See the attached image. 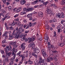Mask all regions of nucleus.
Instances as JSON below:
<instances>
[{"mask_svg":"<svg viewBox=\"0 0 65 65\" xmlns=\"http://www.w3.org/2000/svg\"><path fill=\"white\" fill-rule=\"evenodd\" d=\"M20 33H21L19 32L18 31H15V30H14L12 33V36H10L8 39L9 40H11L14 36H15V39H18L19 37H21V36L20 35Z\"/></svg>","mask_w":65,"mask_h":65,"instance_id":"obj_1","label":"nucleus"},{"mask_svg":"<svg viewBox=\"0 0 65 65\" xmlns=\"http://www.w3.org/2000/svg\"><path fill=\"white\" fill-rule=\"evenodd\" d=\"M12 55L13 56V57L10 58V61L11 62L10 63V65H13V61H14V60L15 58V57L16 56V54L15 53H14V52H15V48H13L12 50Z\"/></svg>","mask_w":65,"mask_h":65,"instance_id":"obj_2","label":"nucleus"},{"mask_svg":"<svg viewBox=\"0 0 65 65\" xmlns=\"http://www.w3.org/2000/svg\"><path fill=\"white\" fill-rule=\"evenodd\" d=\"M12 53L11 52H9L8 53V52L6 53V55H3L2 56V57L3 58H4L6 62H8V57L9 56H10L11 55V54Z\"/></svg>","mask_w":65,"mask_h":65,"instance_id":"obj_3","label":"nucleus"},{"mask_svg":"<svg viewBox=\"0 0 65 65\" xmlns=\"http://www.w3.org/2000/svg\"><path fill=\"white\" fill-rule=\"evenodd\" d=\"M9 48H10V49H11L12 48V47H11L10 45L9 46H7L6 47L4 48V50L6 53H7L8 52H9L10 51Z\"/></svg>","mask_w":65,"mask_h":65,"instance_id":"obj_4","label":"nucleus"},{"mask_svg":"<svg viewBox=\"0 0 65 65\" xmlns=\"http://www.w3.org/2000/svg\"><path fill=\"white\" fill-rule=\"evenodd\" d=\"M42 53L43 54V57H47V55L46 54V52L45 50H42L41 51Z\"/></svg>","mask_w":65,"mask_h":65,"instance_id":"obj_5","label":"nucleus"},{"mask_svg":"<svg viewBox=\"0 0 65 65\" xmlns=\"http://www.w3.org/2000/svg\"><path fill=\"white\" fill-rule=\"evenodd\" d=\"M45 59L44 60H43L42 59L41 57L40 58L38 62V63L40 64L42 63H44V62H45Z\"/></svg>","mask_w":65,"mask_h":65,"instance_id":"obj_6","label":"nucleus"},{"mask_svg":"<svg viewBox=\"0 0 65 65\" xmlns=\"http://www.w3.org/2000/svg\"><path fill=\"white\" fill-rule=\"evenodd\" d=\"M28 46L29 47H31L32 49L35 48V44H30L28 45Z\"/></svg>","mask_w":65,"mask_h":65,"instance_id":"obj_7","label":"nucleus"},{"mask_svg":"<svg viewBox=\"0 0 65 65\" xmlns=\"http://www.w3.org/2000/svg\"><path fill=\"white\" fill-rule=\"evenodd\" d=\"M28 39H29L28 43H30V42H31L32 41H34L35 40V38H29Z\"/></svg>","mask_w":65,"mask_h":65,"instance_id":"obj_8","label":"nucleus"},{"mask_svg":"<svg viewBox=\"0 0 65 65\" xmlns=\"http://www.w3.org/2000/svg\"><path fill=\"white\" fill-rule=\"evenodd\" d=\"M34 51L35 53H37V54H38V53H39L40 52V50L38 48H36L34 50Z\"/></svg>","mask_w":65,"mask_h":65,"instance_id":"obj_9","label":"nucleus"},{"mask_svg":"<svg viewBox=\"0 0 65 65\" xmlns=\"http://www.w3.org/2000/svg\"><path fill=\"white\" fill-rule=\"evenodd\" d=\"M53 59V58H52L50 56H49L48 58H47V60L48 62H50Z\"/></svg>","mask_w":65,"mask_h":65,"instance_id":"obj_10","label":"nucleus"},{"mask_svg":"<svg viewBox=\"0 0 65 65\" xmlns=\"http://www.w3.org/2000/svg\"><path fill=\"white\" fill-rule=\"evenodd\" d=\"M46 13H48L49 14H50L52 13V12H51V10H50V9H47L45 11Z\"/></svg>","mask_w":65,"mask_h":65,"instance_id":"obj_11","label":"nucleus"},{"mask_svg":"<svg viewBox=\"0 0 65 65\" xmlns=\"http://www.w3.org/2000/svg\"><path fill=\"white\" fill-rule=\"evenodd\" d=\"M44 38L45 40H48V36L46 34H45L44 35Z\"/></svg>","mask_w":65,"mask_h":65,"instance_id":"obj_12","label":"nucleus"},{"mask_svg":"<svg viewBox=\"0 0 65 65\" xmlns=\"http://www.w3.org/2000/svg\"><path fill=\"white\" fill-rule=\"evenodd\" d=\"M19 31L20 32H19V31H16V32H18V33H20V35L21 36V37H22V36L21 35V32H21V31H22V32H23V31H24V29H22V27H20L19 29Z\"/></svg>","mask_w":65,"mask_h":65,"instance_id":"obj_13","label":"nucleus"},{"mask_svg":"<svg viewBox=\"0 0 65 65\" xmlns=\"http://www.w3.org/2000/svg\"><path fill=\"white\" fill-rule=\"evenodd\" d=\"M25 44L24 43H23L21 45V47L23 50L25 49Z\"/></svg>","mask_w":65,"mask_h":65,"instance_id":"obj_14","label":"nucleus"},{"mask_svg":"<svg viewBox=\"0 0 65 65\" xmlns=\"http://www.w3.org/2000/svg\"><path fill=\"white\" fill-rule=\"evenodd\" d=\"M25 56H22L21 61L20 63V64H22V63H23V61H24V59H25Z\"/></svg>","mask_w":65,"mask_h":65,"instance_id":"obj_15","label":"nucleus"},{"mask_svg":"<svg viewBox=\"0 0 65 65\" xmlns=\"http://www.w3.org/2000/svg\"><path fill=\"white\" fill-rule=\"evenodd\" d=\"M26 13V11H22L20 13L21 15H23Z\"/></svg>","mask_w":65,"mask_h":65,"instance_id":"obj_16","label":"nucleus"},{"mask_svg":"<svg viewBox=\"0 0 65 65\" xmlns=\"http://www.w3.org/2000/svg\"><path fill=\"white\" fill-rule=\"evenodd\" d=\"M43 13L42 12L40 11L39 12L38 14L40 17H42L43 15Z\"/></svg>","mask_w":65,"mask_h":65,"instance_id":"obj_17","label":"nucleus"},{"mask_svg":"<svg viewBox=\"0 0 65 65\" xmlns=\"http://www.w3.org/2000/svg\"><path fill=\"white\" fill-rule=\"evenodd\" d=\"M34 9V8H29L27 9V12L28 11H32V10H33Z\"/></svg>","mask_w":65,"mask_h":65,"instance_id":"obj_18","label":"nucleus"},{"mask_svg":"<svg viewBox=\"0 0 65 65\" xmlns=\"http://www.w3.org/2000/svg\"><path fill=\"white\" fill-rule=\"evenodd\" d=\"M54 20L52 21L51 20H50L49 21V22L50 23H53H53H54V22H56L57 21V20L55 19H54L53 20Z\"/></svg>","mask_w":65,"mask_h":65,"instance_id":"obj_19","label":"nucleus"},{"mask_svg":"<svg viewBox=\"0 0 65 65\" xmlns=\"http://www.w3.org/2000/svg\"><path fill=\"white\" fill-rule=\"evenodd\" d=\"M25 2L26 1L25 0H22L20 2V3L21 4H24Z\"/></svg>","mask_w":65,"mask_h":65,"instance_id":"obj_20","label":"nucleus"},{"mask_svg":"<svg viewBox=\"0 0 65 65\" xmlns=\"http://www.w3.org/2000/svg\"><path fill=\"white\" fill-rule=\"evenodd\" d=\"M56 18H60L61 17V14L60 13H58V14H56Z\"/></svg>","mask_w":65,"mask_h":65,"instance_id":"obj_21","label":"nucleus"},{"mask_svg":"<svg viewBox=\"0 0 65 65\" xmlns=\"http://www.w3.org/2000/svg\"><path fill=\"white\" fill-rule=\"evenodd\" d=\"M22 9V7H20L17 9V12H19Z\"/></svg>","mask_w":65,"mask_h":65,"instance_id":"obj_22","label":"nucleus"},{"mask_svg":"<svg viewBox=\"0 0 65 65\" xmlns=\"http://www.w3.org/2000/svg\"><path fill=\"white\" fill-rule=\"evenodd\" d=\"M17 43V42H11L10 43V45H14L15 44H16Z\"/></svg>","mask_w":65,"mask_h":65,"instance_id":"obj_23","label":"nucleus"},{"mask_svg":"<svg viewBox=\"0 0 65 65\" xmlns=\"http://www.w3.org/2000/svg\"><path fill=\"white\" fill-rule=\"evenodd\" d=\"M61 4L62 5L64 4H65V0H62L61 2Z\"/></svg>","mask_w":65,"mask_h":65,"instance_id":"obj_24","label":"nucleus"},{"mask_svg":"<svg viewBox=\"0 0 65 65\" xmlns=\"http://www.w3.org/2000/svg\"><path fill=\"white\" fill-rule=\"evenodd\" d=\"M8 34V32L6 31L5 32V33L3 35V36H6L7 34Z\"/></svg>","mask_w":65,"mask_h":65,"instance_id":"obj_25","label":"nucleus"},{"mask_svg":"<svg viewBox=\"0 0 65 65\" xmlns=\"http://www.w3.org/2000/svg\"><path fill=\"white\" fill-rule=\"evenodd\" d=\"M32 16V14H29L27 15V17L28 18H31Z\"/></svg>","mask_w":65,"mask_h":65,"instance_id":"obj_26","label":"nucleus"},{"mask_svg":"<svg viewBox=\"0 0 65 65\" xmlns=\"http://www.w3.org/2000/svg\"><path fill=\"white\" fill-rule=\"evenodd\" d=\"M0 51L2 54L3 55L5 54V53H4V50H0Z\"/></svg>","mask_w":65,"mask_h":65,"instance_id":"obj_27","label":"nucleus"},{"mask_svg":"<svg viewBox=\"0 0 65 65\" xmlns=\"http://www.w3.org/2000/svg\"><path fill=\"white\" fill-rule=\"evenodd\" d=\"M33 63V62L32 61H30V60H29L28 61V62H27V64H28V63H30V64H32Z\"/></svg>","mask_w":65,"mask_h":65,"instance_id":"obj_28","label":"nucleus"},{"mask_svg":"<svg viewBox=\"0 0 65 65\" xmlns=\"http://www.w3.org/2000/svg\"><path fill=\"white\" fill-rule=\"evenodd\" d=\"M37 2H38V1L36 0V1H34V2H33L32 3L33 4H35L37 3Z\"/></svg>","mask_w":65,"mask_h":65,"instance_id":"obj_29","label":"nucleus"},{"mask_svg":"<svg viewBox=\"0 0 65 65\" xmlns=\"http://www.w3.org/2000/svg\"><path fill=\"white\" fill-rule=\"evenodd\" d=\"M60 40H61V41H62V39H63V36H62V34H61L60 36Z\"/></svg>","mask_w":65,"mask_h":65,"instance_id":"obj_30","label":"nucleus"},{"mask_svg":"<svg viewBox=\"0 0 65 65\" xmlns=\"http://www.w3.org/2000/svg\"><path fill=\"white\" fill-rule=\"evenodd\" d=\"M23 39H24V40H25L26 41H28V40H29V38H28V39H25V38L24 37L23 38Z\"/></svg>","mask_w":65,"mask_h":65,"instance_id":"obj_31","label":"nucleus"},{"mask_svg":"<svg viewBox=\"0 0 65 65\" xmlns=\"http://www.w3.org/2000/svg\"><path fill=\"white\" fill-rule=\"evenodd\" d=\"M6 0H2V2L4 4H5L6 3Z\"/></svg>","mask_w":65,"mask_h":65,"instance_id":"obj_32","label":"nucleus"},{"mask_svg":"<svg viewBox=\"0 0 65 65\" xmlns=\"http://www.w3.org/2000/svg\"><path fill=\"white\" fill-rule=\"evenodd\" d=\"M10 16H6L5 17V18H6V19L7 18V19H8L9 18H10Z\"/></svg>","mask_w":65,"mask_h":65,"instance_id":"obj_33","label":"nucleus"},{"mask_svg":"<svg viewBox=\"0 0 65 65\" xmlns=\"http://www.w3.org/2000/svg\"><path fill=\"white\" fill-rule=\"evenodd\" d=\"M23 9L24 11H26V12H27V9L26 8H23Z\"/></svg>","mask_w":65,"mask_h":65,"instance_id":"obj_34","label":"nucleus"},{"mask_svg":"<svg viewBox=\"0 0 65 65\" xmlns=\"http://www.w3.org/2000/svg\"><path fill=\"white\" fill-rule=\"evenodd\" d=\"M19 16V14H16L15 15H14V18H17V17H18Z\"/></svg>","mask_w":65,"mask_h":65,"instance_id":"obj_35","label":"nucleus"},{"mask_svg":"<svg viewBox=\"0 0 65 65\" xmlns=\"http://www.w3.org/2000/svg\"><path fill=\"white\" fill-rule=\"evenodd\" d=\"M48 3V2H44L43 3V4L45 5H46Z\"/></svg>","mask_w":65,"mask_h":65,"instance_id":"obj_36","label":"nucleus"},{"mask_svg":"<svg viewBox=\"0 0 65 65\" xmlns=\"http://www.w3.org/2000/svg\"><path fill=\"white\" fill-rule=\"evenodd\" d=\"M21 53H22L21 51H19V52L17 53L18 55V56H21V55H20V54H21Z\"/></svg>","mask_w":65,"mask_h":65,"instance_id":"obj_37","label":"nucleus"},{"mask_svg":"<svg viewBox=\"0 0 65 65\" xmlns=\"http://www.w3.org/2000/svg\"><path fill=\"white\" fill-rule=\"evenodd\" d=\"M11 26H13L15 25V23L14 22H13L11 24Z\"/></svg>","mask_w":65,"mask_h":65,"instance_id":"obj_38","label":"nucleus"},{"mask_svg":"<svg viewBox=\"0 0 65 65\" xmlns=\"http://www.w3.org/2000/svg\"><path fill=\"white\" fill-rule=\"evenodd\" d=\"M65 23V20H62L61 21V24H63V23Z\"/></svg>","mask_w":65,"mask_h":65,"instance_id":"obj_39","label":"nucleus"},{"mask_svg":"<svg viewBox=\"0 0 65 65\" xmlns=\"http://www.w3.org/2000/svg\"><path fill=\"white\" fill-rule=\"evenodd\" d=\"M51 47H52L53 49V50H55V47L54 46H53V45H51Z\"/></svg>","mask_w":65,"mask_h":65,"instance_id":"obj_40","label":"nucleus"},{"mask_svg":"<svg viewBox=\"0 0 65 65\" xmlns=\"http://www.w3.org/2000/svg\"><path fill=\"white\" fill-rule=\"evenodd\" d=\"M53 53H54V54H57L58 53V51H53Z\"/></svg>","mask_w":65,"mask_h":65,"instance_id":"obj_41","label":"nucleus"},{"mask_svg":"<svg viewBox=\"0 0 65 65\" xmlns=\"http://www.w3.org/2000/svg\"><path fill=\"white\" fill-rule=\"evenodd\" d=\"M7 8H9V9H11V6H10L9 7H7Z\"/></svg>","mask_w":65,"mask_h":65,"instance_id":"obj_42","label":"nucleus"},{"mask_svg":"<svg viewBox=\"0 0 65 65\" xmlns=\"http://www.w3.org/2000/svg\"><path fill=\"white\" fill-rule=\"evenodd\" d=\"M30 4L29 3H26V4L25 5L27 6H29L30 5Z\"/></svg>","mask_w":65,"mask_h":65,"instance_id":"obj_43","label":"nucleus"},{"mask_svg":"<svg viewBox=\"0 0 65 65\" xmlns=\"http://www.w3.org/2000/svg\"><path fill=\"white\" fill-rule=\"evenodd\" d=\"M19 21V19L18 18L17 19H15L14 21Z\"/></svg>","mask_w":65,"mask_h":65,"instance_id":"obj_44","label":"nucleus"},{"mask_svg":"<svg viewBox=\"0 0 65 65\" xmlns=\"http://www.w3.org/2000/svg\"><path fill=\"white\" fill-rule=\"evenodd\" d=\"M57 28V29H61L60 28V25H58Z\"/></svg>","mask_w":65,"mask_h":65,"instance_id":"obj_45","label":"nucleus"},{"mask_svg":"<svg viewBox=\"0 0 65 65\" xmlns=\"http://www.w3.org/2000/svg\"><path fill=\"white\" fill-rule=\"evenodd\" d=\"M13 47H14V48H15L16 47H17V46H18V45L15 44L13 45Z\"/></svg>","mask_w":65,"mask_h":65,"instance_id":"obj_46","label":"nucleus"},{"mask_svg":"<svg viewBox=\"0 0 65 65\" xmlns=\"http://www.w3.org/2000/svg\"><path fill=\"white\" fill-rule=\"evenodd\" d=\"M61 31L62 30H61V29H58V31L59 33H60V31Z\"/></svg>","mask_w":65,"mask_h":65,"instance_id":"obj_47","label":"nucleus"},{"mask_svg":"<svg viewBox=\"0 0 65 65\" xmlns=\"http://www.w3.org/2000/svg\"><path fill=\"white\" fill-rule=\"evenodd\" d=\"M9 29H10L11 30H12L13 29V28L12 27H9Z\"/></svg>","mask_w":65,"mask_h":65,"instance_id":"obj_48","label":"nucleus"},{"mask_svg":"<svg viewBox=\"0 0 65 65\" xmlns=\"http://www.w3.org/2000/svg\"><path fill=\"white\" fill-rule=\"evenodd\" d=\"M5 42H6V40H5L3 41H2V43H5Z\"/></svg>","mask_w":65,"mask_h":65,"instance_id":"obj_49","label":"nucleus"},{"mask_svg":"<svg viewBox=\"0 0 65 65\" xmlns=\"http://www.w3.org/2000/svg\"><path fill=\"white\" fill-rule=\"evenodd\" d=\"M27 20H26V19H24L23 20V22H24V23H27Z\"/></svg>","mask_w":65,"mask_h":65,"instance_id":"obj_50","label":"nucleus"},{"mask_svg":"<svg viewBox=\"0 0 65 65\" xmlns=\"http://www.w3.org/2000/svg\"><path fill=\"white\" fill-rule=\"evenodd\" d=\"M40 2H42V3H43L44 1H43V0H38Z\"/></svg>","mask_w":65,"mask_h":65,"instance_id":"obj_51","label":"nucleus"},{"mask_svg":"<svg viewBox=\"0 0 65 65\" xmlns=\"http://www.w3.org/2000/svg\"><path fill=\"white\" fill-rule=\"evenodd\" d=\"M17 8H15V9H13V12H15V11H17Z\"/></svg>","mask_w":65,"mask_h":65,"instance_id":"obj_52","label":"nucleus"},{"mask_svg":"<svg viewBox=\"0 0 65 65\" xmlns=\"http://www.w3.org/2000/svg\"><path fill=\"white\" fill-rule=\"evenodd\" d=\"M32 54L31 53H29V56L30 57H32Z\"/></svg>","mask_w":65,"mask_h":65,"instance_id":"obj_53","label":"nucleus"},{"mask_svg":"<svg viewBox=\"0 0 65 65\" xmlns=\"http://www.w3.org/2000/svg\"><path fill=\"white\" fill-rule=\"evenodd\" d=\"M51 26L52 27H53V28H54V27H55V25H54V24H52Z\"/></svg>","mask_w":65,"mask_h":65,"instance_id":"obj_54","label":"nucleus"},{"mask_svg":"<svg viewBox=\"0 0 65 65\" xmlns=\"http://www.w3.org/2000/svg\"><path fill=\"white\" fill-rule=\"evenodd\" d=\"M6 19V18H5H5H3L2 20V22H3L4 21V20H5V19Z\"/></svg>","mask_w":65,"mask_h":65,"instance_id":"obj_55","label":"nucleus"},{"mask_svg":"<svg viewBox=\"0 0 65 65\" xmlns=\"http://www.w3.org/2000/svg\"><path fill=\"white\" fill-rule=\"evenodd\" d=\"M55 4H53L50 5V6H53L54 7V6L55 5Z\"/></svg>","mask_w":65,"mask_h":65,"instance_id":"obj_56","label":"nucleus"},{"mask_svg":"<svg viewBox=\"0 0 65 65\" xmlns=\"http://www.w3.org/2000/svg\"><path fill=\"white\" fill-rule=\"evenodd\" d=\"M6 4H7V5H9L10 4V3H9V2H6Z\"/></svg>","mask_w":65,"mask_h":65,"instance_id":"obj_57","label":"nucleus"},{"mask_svg":"<svg viewBox=\"0 0 65 65\" xmlns=\"http://www.w3.org/2000/svg\"><path fill=\"white\" fill-rule=\"evenodd\" d=\"M36 24V22L34 23H33L32 24V26H34V25H35Z\"/></svg>","mask_w":65,"mask_h":65,"instance_id":"obj_58","label":"nucleus"},{"mask_svg":"<svg viewBox=\"0 0 65 65\" xmlns=\"http://www.w3.org/2000/svg\"><path fill=\"white\" fill-rule=\"evenodd\" d=\"M53 7L54 8H56V9L57 8V6L56 5H54V6Z\"/></svg>","mask_w":65,"mask_h":65,"instance_id":"obj_59","label":"nucleus"},{"mask_svg":"<svg viewBox=\"0 0 65 65\" xmlns=\"http://www.w3.org/2000/svg\"><path fill=\"white\" fill-rule=\"evenodd\" d=\"M29 30H28V31H25V33H28L29 32Z\"/></svg>","mask_w":65,"mask_h":65,"instance_id":"obj_60","label":"nucleus"},{"mask_svg":"<svg viewBox=\"0 0 65 65\" xmlns=\"http://www.w3.org/2000/svg\"><path fill=\"white\" fill-rule=\"evenodd\" d=\"M16 31H19V29H18V27H16Z\"/></svg>","mask_w":65,"mask_h":65,"instance_id":"obj_61","label":"nucleus"},{"mask_svg":"<svg viewBox=\"0 0 65 65\" xmlns=\"http://www.w3.org/2000/svg\"><path fill=\"white\" fill-rule=\"evenodd\" d=\"M29 25L30 27H31L32 26V23H30L29 24Z\"/></svg>","mask_w":65,"mask_h":65,"instance_id":"obj_62","label":"nucleus"},{"mask_svg":"<svg viewBox=\"0 0 65 65\" xmlns=\"http://www.w3.org/2000/svg\"><path fill=\"white\" fill-rule=\"evenodd\" d=\"M39 6V5H37V6H34V8H37V7H38Z\"/></svg>","mask_w":65,"mask_h":65,"instance_id":"obj_63","label":"nucleus"},{"mask_svg":"<svg viewBox=\"0 0 65 65\" xmlns=\"http://www.w3.org/2000/svg\"><path fill=\"white\" fill-rule=\"evenodd\" d=\"M5 10H3L2 11V13H5Z\"/></svg>","mask_w":65,"mask_h":65,"instance_id":"obj_64","label":"nucleus"}]
</instances>
